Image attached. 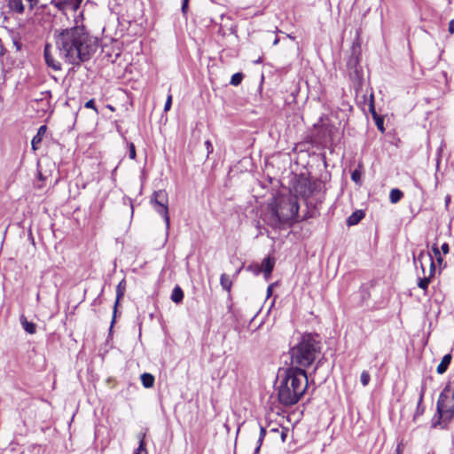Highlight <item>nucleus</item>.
I'll return each mask as SVG.
<instances>
[{
  "mask_svg": "<svg viewBox=\"0 0 454 454\" xmlns=\"http://www.w3.org/2000/svg\"><path fill=\"white\" fill-rule=\"evenodd\" d=\"M56 45L66 62L74 66L88 61L97 50V43L84 28L63 29L56 35Z\"/></svg>",
  "mask_w": 454,
  "mask_h": 454,
  "instance_id": "obj_1",
  "label": "nucleus"
},
{
  "mask_svg": "<svg viewBox=\"0 0 454 454\" xmlns=\"http://www.w3.org/2000/svg\"><path fill=\"white\" fill-rule=\"evenodd\" d=\"M308 387L306 371L288 368L278 387V401L285 406L297 403Z\"/></svg>",
  "mask_w": 454,
  "mask_h": 454,
  "instance_id": "obj_2",
  "label": "nucleus"
},
{
  "mask_svg": "<svg viewBox=\"0 0 454 454\" xmlns=\"http://www.w3.org/2000/svg\"><path fill=\"white\" fill-rule=\"evenodd\" d=\"M320 341L311 333L301 335L299 342L290 349L291 363L294 369H302L310 366L320 353Z\"/></svg>",
  "mask_w": 454,
  "mask_h": 454,
  "instance_id": "obj_3",
  "label": "nucleus"
},
{
  "mask_svg": "<svg viewBox=\"0 0 454 454\" xmlns=\"http://www.w3.org/2000/svg\"><path fill=\"white\" fill-rule=\"evenodd\" d=\"M436 414L438 419L433 427L445 428L454 417V381L447 383L437 401Z\"/></svg>",
  "mask_w": 454,
  "mask_h": 454,
  "instance_id": "obj_4",
  "label": "nucleus"
},
{
  "mask_svg": "<svg viewBox=\"0 0 454 454\" xmlns=\"http://www.w3.org/2000/svg\"><path fill=\"white\" fill-rule=\"evenodd\" d=\"M286 205L289 207L288 212L278 211V207H271L265 215L263 221L273 229L278 230L291 224L298 217L299 204L293 200V202H288Z\"/></svg>",
  "mask_w": 454,
  "mask_h": 454,
  "instance_id": "obj_5",
  "label": "nucleus"
},
{
  "mask_svg": "<svg viewBox=\"0 0 454 454\" xmlns=\"http://www.w3.org/2000/svg\"><path fill=\"white\" fill-rule=\"evenodd\" d=\"M323 187L324 184L321 180L304 176H299L294 185V192L305 200L319 193Z\"/></svg>",
  "mask_w": 454,
  "mask_h": 454,
  "instance_id": "obj_6",
  "label": "nucleus"
},
{
  "mask_svg": "<svg viewBox=\"0 0 454 454\" xmlns=\"http://www.w3.org/2000/svg\"><path fill=\"white\" fill-rule=\"evenodd\" d=\"M150 203L154 210L163 217L166 225V234H168L170 218L168 214V196L165 190H159L153 192Z\"/></svg>",
  "mask_w": 454,
  "mask_h": 454,
  "instance_id": "obj_7",
  "label": "nucleus"
},
{
  "mask_svg": "<svg viewBox=\"0 0 454 454\" xmlns=\"http://www.w3.org/2000/svg\"><path fill=\"white\" fill-rule=\"evenodd\" d=\"M11 12L23 14L27 9L32 12L39 3V0H6Z\"/></svg>",
  "mask_w": 454,
  "mask_h": 454,
  "instance_id": "obj_8",
  "label": "nucleus"
},
{
  "mask_svg": "<svg viewBox=\"0 0 454 454\" xmlns=\"http://www.w3.org/2000/svg\"><path fill=\"white\" fill-rule=\"evenodd\" d=\"M424 258H428V260L430 262V269H429L428 277L433 278V277L434 276V273H435V263H434L433 256L430 253H426L425 251H420L417 257L414 256V263L417 264L418 262H419L421 270H422L423 273H425V268H424L423 262H422Z\"/></svg>",
  "mask_w": 454,
  "mask_h": 454,
  "instance_id": "obj_9",
  "label": "nucleus"
},
{
  "mask_svg": "<svg viewBox=\"0 0 454 454\" xmlns=\"http://www.w3.org/2000/svg\"><path fill=\"white\" fill-rule=\"evenodd\" d=\"M43 55L45 62L49 67L52 68L55 71H59L61 69L60 62L56 60L51 54V46L50 44H46L44 46Z\"/></svg>",
  "mask_w": 454,
  "mask_h": 454,
  "instance_id": "obj_10",
  "label": "nucleus"
},
{
  "mask_svg": "<svg viewBox=\"0 0 454 454\" xmlns=\"http://www.w3.org/2000/svg\"><path fill=\"white\" fill-rule=\"evenodd\" d=\"M46 130L47 127L45 125H43L38 129L36 135L33 137L31 141L32 149L34 151H36L39 148L42 140L46 133Z\"/></svg>",
  "mask_w": 454,
  "mask_h": 454,
  "instance_id": "obj_11",
  "label": "nucleus"
},
{
  "mask_svg": "<svg viewBox=\"0 0 454 454\" xmlns=\"http://www.w3.org/2000/svg\"><path fill=\"white\" fill-rule=\"evenodd\" d=\"M275 261L273 258L267 257L262 262L261 270L264 273L266 278H268L274 268Z\"/></svg>",
  "mask_w": 454,
  "mask_h": 454,
  "instance_id": "obj_12",
  "label": "nucleus"
},
{
  "mask_svg": "<svg viewBox=\"0 0 454 454\" xmlns=\"http://www.w3.org/2000/svg\"><path fill=\"white\" fill-rule=\"evenodd\" d=\"M20 324L23 329L29 334H34L36 332L35 324L27 321V317L24 315H21L20 317Z\"/></svg>",
  "mask_w": 454,
  "mask_h": 454,
  "instance_id": "obj_13",
  "label": "nucleus"
},
{
  "mask_svg": "<svg viewBox=\"0 0 454 454\" xmlns=\"http://www.w3.org/2000/svg\"><path fill=\"white\" fill-rule=\"evenodd\" d=\"M451 359H452V356L450 354H446L445 356H443L441 363L437 366L436 372L439 374H443L447 371V369L451 362Z\"/></svg>",
  "mask_w": 454,
  "mask_h": 454,
  "instance_id": "obj_14",
  "label": "nucleus"
},
{
  "mask_svg": "<svg viewBox=\"0 0 454 454\" xmlns=\"http://www.w3.org/2000/svg\"><path fill=\"white\" fill-rule=\"evenodd\" d=\"M121 284L122 282H121L118 286H117V288H116V301H115V303H114V315H113V320H112V325L114 323V320H115V317H116V312H117V306L119 304V301L123 297L124 295V287L121 286Z\"/></svg>",
  "mask_w": 454,
  "mask_h": 454,
  "instance_id": "obj_15",
  "label": "nucleus"
},
{
  "mask_svg": "<svg viewBox=\"0 0 454 454\" xmlns=\"http://www.w3.org/2000/svg\"><path fill=\"white\" fill-rule=\"evenodd\" d=\"M171 301L176 303L179 304L184 300V292L182 288L179 286H176L174 289L172 290V294L170 296Z\"/></svg>",
  "mask_w": 454,
  "mask_h": 454,
  "instance_id": "obj_16",
  "label": "nucleus"
},
{
  "mask_svg": "<svg viewBox=\"0 0 454 454\" xmlns=\"http://www.w3.org/2000/svg\"><path fill=\"white\" fill-rule=\"evenodd\" d=\"M364 217V213L362 210H357L351 214L347 219L348 225H356Z\"/></svg>",
  "mask_w": 454,
  "mask_h": 454,
  "instance_id": "obj_17",
  "label": "nucleus"
},
{
  "mask_svg": "<svg viewBox=\"0 0 454 454\" xmlns=\"http://www.w3.org/2000/svg\"><path fill=\"white\" fill-rule=\"evenodd\" d=\"M141 381L145 388L153 387L154 376L151 373L145 372L141 375Z\"/></svg>",
  "mask_w": 454,
  "mask_h": 454,
  "instance_id": "obj_18",
  "label": "nucleus"
},
{
  "mask_svg": "<svg viewBox=\"0 0 454 454\" xmlns=\"http://www.w3.org/2000/svg\"><path fill=\"white\" fill-rule=\"evenodd\" d=\"M432 252H433L434 255L435 256V259H436V261H437V263H438V265H439L440 270H441L442 268H445V267H446V264H445V263H443V258H442V255H441V251H440V249H439V247H438L437 244H434V245L432 246Z\"/></svg>",
  "mask_w": 454,
  "mask_h": 454,
  "instance_id": "obj_19",
  "label": "nucleus"
},
{
  "mask_svg": "<svg viewBox=\"0 0 454 454\" xmlns=\"http://www.w3.org/2000/svg\"><path fill=\"white\" fill-rule=\"evenodd\" d=\"M51 4L54 5L58 10L64 12L71 5L69 0H51Z\"/></svg>",
  "mask_w": 454,
  "mask_h": 454,
  "instance_id": "obj_20",
  "label": "nucleus"
},
{
  "mask_svg": "<svg viewBox=\"0 0 454 454\" xmlns=\"http://www.w3.org/2000/svg\"><path fill=\"white\" fill-rule=\"evenodd\" d=\"M403 196V193L402 191H400L399 189H392L390 191L389 200H390L391 203L395 204L401 200Z\"/></svg>",
  "mask_w": 454,
  "mask_h": 454,
  "instance_id": "obj_21",
  "label": "nucleus"
},
{
  "mask_svg": "<svg viewBox=\"0 0 454 454\" xmlns=\"http://www.w3.org/2000/svg\"><path fill=\"white\" fill-rule=\"evenodd\" d=\"M293 200H294V202H296L298 204L297 198H295V197H288L287 199L282 200L279 202V205L278 207V211L288 212L289 211V207H287L286 204L288 202H293Z\"/></svg>",
  "mask_w": 454,
  "mask_h": 454,
  "instance_id": "obj_22",
  "label": "nucleus"
},
{
  "mask_svg": "<svg viewBox=\"0 0 454 454\" xmlns=\"http://www.w3.org/2000/svg\"><path fill=\"white\" fill-rule=\"evenodd\" d=\"M220 283L222 287L226 290L230 291L231 287V280L229 275L223 273L220 278Z\"/></svg>",
  "mask_w": 454,
  "mask_h": 454,
  "instance_id": "obj_23",
  "label": "nucleus"
},
{
  "mask_svg": "<svg viewBox=\"0 0 454 454\" xmlns=\"http://www.w3.org/2000/svg\"><path fill=\"white\" fill-rule=\"evenodd\" d=\"M265 434H266V429L264 427H260V435H259V438L257 440V443H256V447L254 449V454H259L260 449H261L262 442H263V439L265 437Z\"/></svg>",
  "mask_w": 454,
  "mask_h": 454,
  "instance_id": "obj_24",
  "label": "nucleus"
},
{
  "mask_svg": "<svg viewBox=\"0 0 454 454\" xmlns=\"http://www.w3.org/2000/svg\"><path fill=\"white\" fill-rule=\"evenodd\" d=\"M431 280L432 278L428 276L424 278H419L418 286L426 292Z\"/></svg>",
  "mask_w": 454,
  "mask_h": 454,
  "instance_id": "obj_25",
  "label": "nucleus"
},
{
  "mask_svg": "<svg viewBox=\"0 0 454 454\" xmlns=\"http://www.w3.org/2000/svg\"><path fill=\"white\" fill-rule=\"evenodd\" d=\"M243 74L242 73H236L234 74L231 78V81H230V83L233 86H238L241 83L242 80H243Z\"/></svg>",
  "mask_w": 454,
  "mask_h": 454,
  "instance_id": "obj_26",
  "label": "nucleus"
},
{
  "mask_svg": "<svg viewBox=\"0 0 454 454\" xmlns=\"http://www.w3.org/2000/svg\"><path fill=\"white\" fill-rule=\"evenodd\" d=\"M145 435L142 436L138 447L135 450L134 454H147L145 442L144 440Z\"/></svg>",
  "mask_w": 454,
  "mask_h": 454,
  "instance_id": "obj_27",
  "label": "nucleus"
},
{
  "mask_svg": "<svg viewBox=\"0 0 454 454\" xmlns=\"http://www.w3.org/2000/svg\"><path fill=\"white\" fill-rule=\"evenodd\" d=\"M373 120H374L375 124H376L377 128L379 129V130H380L381 132H384L385 129H384L383 118L380 115H376L373 117Z\"/></svg>",
  "mask_w": 454,
  "mask_h": 454,
  "instance_id": "obj_28",
  "label": "nucleus"
},
{
  "mask_svg": "<svg viewBox=\"0 0 454 454\" xmlns=\"http://www.w3.org/2000/svg\"><path fill=\"white\" fill-rule=\"evenodd\" d=\"M371 376L367 371H363L360 376V380L363 386H367L370 382Z\"/></svg>",
  "mask_w": 454,
  "mask_h": 454,
  "instance_id": "obj_29",
  "label": "nucleus"
},
{
  "mask_svg": "<svg viewBox=\"0 0 454 454\" xmlns=\"http://www.w3.org/2000/svg\"><path fill=\"white\" fill-rule=\"evenodd\" d=\"M361 171H359L358 169H355L352 173H351V179L352 181H354L356 184H359L360 183V180H361Z\"/></svg>",
  "mask_w": 454,
  "mask_h": 454,
  "instance_id": "obj_30",
  "label": "nucleus"
},
{
  "mask_svg": "<svg viewBox=\"0 0 454 454\" xmlns=\"http://www.w3.org/2000/svg\"><path fill=\"white\" fill-rule=\"evenodd\" d=\"M424 396V389L421 390L419 400L418 403L417 414H421L424 411V408H421V403Z\"/></svg>",
  "mask_w": 454,
  "mask_h": 454,
  "instance_id": "obj_31",
  "label": "nucleus"
},
{
  "mask_svg": "<svg viewBox=\"0 0 454 454\" xmlns=\"http://www.w3.org/2000/svg\"><path fill=\"white\" fill-rule=\"evenodd\" d=\"M129 156L132 160L136 158V148L133 143L129 144Z\"/></svg>",
  "mask_w": 454,
  "mask_h": 454,
  "instance_id": "obj_32",
  "label": "nucleus"
},
{
  "mask_svg": "<svg viewBox=\"0 0 454 454\" xmlns=\"http://www.w3.org/2000/svg\"><path fill=\"white\" fill-rule=\"evenodd\" d=\"M171 105H172V95L168 94V98H167V100H166V103H165V106H164V111L165 112L169 111L170 108H171Z\"/></svg>",
  "mask_w": 454,
  "mask_h": 454,
  "instance_id": "obj_33",
  "label": "nucleus"
},
{
  "mask_svg": "<svg viewBox=\"0 0 454 454\" xmlns=\"http://www.w3.org/2000/svg\"><path fill=\"white\" fill-rule=\"evenodd\" d=\"M86 108H91L93 109L97 114L98 113L96 106H95V100L94 99H90L89 101H87L85 103V106H84Z\"/></svg>",
  "mask_w": 454,
  "mask_h": 454,
  "instance_id": "obj_34",
  "label": "nucleus"
},
{
  "mask_svg": "<svg viewBox=\"0 0 454 454\" xmlns=\"http://www.w3.org/2000/svg\"><path fill=\"white\" fill-rule=\"evenodd\" d=\"M205 145H206V148H207V155L212 153H213V150H214V147H213V145L212 143L210 142V140H207L205 142Z\"/></svg>",
  "mask_w": 454,
  "mask_h": 454,
  "instance_id": "obj_35",
  "label": "nucleus"
},
{
  "mask_svg": "<svg viewBox=\"0 0 454 454\" xmlns=\"http://www.w3.org/2000/svg\"><path fill=\"white\" fill-rule=\"evenodd\" d=\"M369 110L372 115V117L378 115L376 111H375V107H374V104H373V98H372L371 99V102H370V105H369Z\"/></svg>",
  "mask_w": 454,
  "mask_h": 454,
  "instance_id": "obj_36",
  "label": "nucleus"
},
{
  "mask_svg": "<svg viewBox=\"0 0 454 454\" xmlns=\"http://www.w3.org/2000/svg\"><path fill=\"white\" fill-rule=\"evenodd\" d=\"M441 250L444 254H449L450 252V246L448 243H443L441 247Z\"/></svg>",
  "mask_w": 454,
  "mask_h": 454,
  "instance_id": "obj_37",
  "label": "nucleus"
},
{
  "mask_svg": "<svg viewBox=\"0 0 454 454\" xmlns=\"http://www.w3.org/2000/svg\"><path fill=\"white\" fill-rule=\"evenodd\" d=\"M188 3H189V0H183V3H182V12L184 14H185L187 12V9H188Z\"/></svg>",
  "mask_w": 454,
  "mask_h": 454,
  "instance_id": "obj_38",
  "label": "nucleus"
},
{
  "mask_svg": "<svg viewBox=\"0 0 454 454\" xmlns=\"http://www.w3.org/2000/svg\"><path fill=\"white\" fill-rule=\"evenodd\" d=\"M448 30L450 34H454V19L450 21Z\"/></svg>",
  "mask_w": 454,
  "mask_h": 454,
  "instance_id": "obj_39",
  "label": "nucleus"
},
{
  "mask_svg": "<svg viewBox=\"0 0 454 454\" xmlns=\"http://www.w3.org/2000/svg\"><path fill=\"white\" fill-rule=\"evenodd\" d=\"M396 454H402L403 453V445L401 443H399L396 447Z\"/></svg>",
  "mask_w": 454,
  "mask_h": 454,
  "instance_id": "obj_40",
  "label": "nucleus"
},
{
  "mask_svg": "<svg viewBox=\"0 0 454 454\" xmlns=\"http://www.w3.org/2000/svg\"><path fill=\"white\" fill-rule=\"evenodd\" d=\"M272 287H273V286H272V285H270V286H268V289H267V295H268V296H270V295L271 294V293H272Z\"/></svg>",
  "mask_w": 454,
  "mask_h": 454,
  "instance_id": "obj_41",
  "label": "nucleus"
},
{
  "mask_svg": "<svg viewBox=\"0 0 454 454\" xmlns=\"http://www.w3.org/2000/svg\"><path fill=\"white\" fill-rule=\"evenodd\" d=\"M450 201V196H446V198H445V205L448 206Z\"/></svg>",
  "mask_w": 454,
  "mask_h": 454,
  "instance_id": "obj_42",
  "label": "nucleus"
},
{
  "mask_svg": "<svg viewBox=\"0 0 454 454\" xmlns=\"http://www.w3.org/2000/svg\"><path fill=\"white\" fill-rule=\"evenodd\" d=\"M279 43V38H276L273 42V45H277Z\"/></svg>",
  "mask_w": 454,
  "mask_h": 454,
  "instance_id": "obj_43",
  "label": "nucleus"
},
{
  "mask_svg": "<svg viewBox=\"0 0 454 454\" xmlns=\"http://www.w3.org/2000/svg\"><path fill=\"white\" fill-rule=\"evenodd\" d=\"M281 438H282V441H285V438H286V434L285 433H282Z\"/></svg>",
  "mask_w": 454,
  "mask_h": 454,
  "instance_id": "obj_44",
  "label": "nucleus"
},
{
  "mask_svg": "<svg viewBox=\"0 0 454 454\" xmlns=\"http://www.w3.org/2000/svg\"><path fill=\"white\" fill-rule=\"evenodd\" d=\"M288 37L291 39H294V37L291 36V35H288Z\"/></svg>",
  "mask_w": 454,
  "mask_h": 454,
  "instance_id": "obj_45",
  "label": "nucleus"
}]
</instances>
